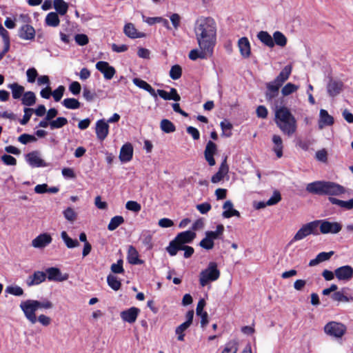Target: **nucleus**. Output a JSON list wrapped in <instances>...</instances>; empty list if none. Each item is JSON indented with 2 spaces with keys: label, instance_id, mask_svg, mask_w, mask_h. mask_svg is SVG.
Returning a JSON list of instances; mask_svg holds the SVG:
<instances>
[{
  "label": "nucleus",
  "instance_id": "1",
  "mask_svg": "<svg viewBox=\"0 0 353 353\" xmlns=\"http://www.w3.org/2000/svg\"><path fill=\"white\" fill-rule=\"evenodd\" d=\"M194 33L199 48L214 49L216 41V24L211 17H200L194 25Z\"/></svg>",
  "mask_w": 353,
  "mask_h": 353
},
{
  "label": "nucleus",
  "instance_id": "2",
  "mask_svg": "<svg viewBox=\"0 0 353 353\" xmlns=\"http://www.w3.org/2000/svg\"><path fill=\"white\" fill-rule=\"evenodd\" d=\"M19 307L23 311L26 319L31 324L34 325L37 322H39L45 327L51 324L52 319L50 317L45 314H40L38 316L36 315V312L39 309H52L53 307V303L50 301L48 299H43V301L28 299L21 301Z\"/></svg>",
  "mask_w": 353,
  "mask_h": 353
},
{
  "label": "nucleus",
  "instance_id": "3",
  "mask_svg": "<svg viewBox=\"0 0 353 353\" xmlns=\"http://www.w3.org/2000/svg\"><path fill=\"white\" fill-rule=\"evenodd\" d=\"M274 121L279 129L288 136L296 130V120L287 107L276 108Z\"/></svg>",
  "mask_w": 353,
  "mask_h": 353
},
{
  "label": "nucleus",
  "instance_id": "4",
  "mask_svg": "<svg viewBox=\"0 0 353 353\" xmlns=\"http://www.w3.org/2000/svg\"><path fill=\"white\" fill-rule=\"evenodd\" d=\"M306 191L317 195H340L345 193V188L331 181H316L307 185Z\"/></svg>",
  "mask_w": 353,
  "mask_h": 353
},
{
  "label": "nucleus",
  "instance_id": "5",
  "mask_svg": "<svg viewBox=\"0 0 353 353\" xmlns=\"http://www.w3.org/2000/svg\"><path fill=\"white\" fill-rule=\"evenodd\" d=\"M195 237L196 233L193 231L187 230L180 232L170 242L169 245L166 248V251L170 256H175L179 251L180 246L192 243Z\"/></svg>",
  "mask_w": 353,
  "mask_h": 353
},
{
  "label": "nucleus",
  "instance_id": "6",
  "mask_svg": "<svg viewBox=\"0 0 353 353\" xmlns=\"http://www.w3.org/2000/svg\"><path fill=\"white\" fill-rule=\"evenodd\" d=\"M220 271L215 262H210L206 269L200 273L199 283L202 287L205 286L210 281H214L219 278Z\"/></svg>",
  "mask_w": 353,
  "mask_h": 353
},
{
  "label": "nucleus",
  "instance_id": "7",
  "mask_svg": "<svg viewBox=\"0 0 353 353\" xmlns=\"http://www.w3.org/2000/svg\"><path fill=\"white\" fill-rule=\"evenodd\" d=\"M310 234L318 235V221H311L303 225L295 234L292 241H300Z\"/></svg>",
  "mask_w": 353,
  "mask_h": 353
},
{
  "label": "nucleus",
  "instance_id": "8",
  "mask_svg": "<svg viewBox=\"0 0 353 353\" xmlns=\"http://www.w3.org/2000/svg\"><path fill=\"white\" fill-rule=\"evenodd\" d=\"M346 331V327L339 322L330 321L324 327V332L329 336L341 338Z\"/></svg>",
  "mask_w": 353,
  "mask_h": 353
},
{
  "label": "nucleus",
  "instance_id": "9",
  "mask_svg": "<svg viewBox=\"0 0 353 353\" xmlns=\"http://www.w3.org/2000/svg\"><path fill=\"white\" fill-rule=\"evenodd\" d=\"M315 221H318V228L322 234H337L342 229V225L338 222H330L325 219Z\"/></svg>",
  "mask_w": 353,
  "mask_h": 353
},
{
  "label": "nucleus",
  "instance_id": "10",
  "mask_svg": "<svg viewBox=\"0 0 353 353\" xmlns=\"http://www.w3.org/2000/svg\"><path fill=\"white\" fill-rule=\"evenodd\" d=\"M334 274L338 280L348 281L353 278V268L348 265L339 267L334 270Z\"/></svg>",
  "mask_w": 353,
  "mask_h": 353
},
{
  "label": "nucleus",
  "instance_id": "11",
  "mask_svg": "<svg viewBox=\"0 0 353 353\" xmlns=\"http://www.w3.org/2000/svg\"><path fill=\"white\" fill-rule=\"evenodd\" d=\"M26 160L32 168L46 167L48 165V163L40 157V154L38 151H32L27 154Z\"/></svg>",
  "mask_w": 353,
  "mask_h": 353
},
{
  "label": "nucleus",
  "instance_id": "12",
  "mask_svg": "<svg viewBox=\"0 0 353 353\" xmlns=\"http://www.w3.org/2000/svg\"><path fill=\"white\" fill-rule=\"evenodd\" d=\"M96 68L101 72L105 79L110 80L116 73V70L111 66L109 63L103 61H98L96 64Z\"/></svg>",
  "mask_w": 353,
  "mask_h": 353
},
{
  "label": "nucleus",
  "instance_id": "13",
  "mask_svg": "<svg viewBox=\"0 0 353 353\" xmlns=\"http://www.w3.org/2000/svg\"><path fill=\"white\" fill-rule=\"evenodd\" d=\"M217 152V145L212 141H209L205 146L204 150V157L206 161L210 166H213L216 164V161L214 159V155Z\"/></svg>",
  "mask_w": 353,
  "mask_h": 353
},
{
  "label": "nucleus",
  "instance_id": "14",
  "mask_svg": "<svg viewBox=\"0 0 353 353\" xmlns=\"http://www.w3.org/2000/svg\"><path fill=\"white\" fill-rule=\"evenodd\" d=\"M343 87V83L341 81L331 78L327 84V92L330 97H334L340 94Z\"/></svg>",
  "mask_w": 353,
  "mask_h": 353
},
{
  "label": "nucleus",
  "instance_id": "15",
  "mask_svg": "<svg viewBox=\"0 0 353 353\" xmlns=\"http://www.w3.org/2000/svg\"><path fill=\"white\" fill-rule=\"evenodd\" d=\"M35 33L34 28L29 24L23 25L18 30V36L23 40H34Z\"/></svg>",
  "mask_w": 353,
  "mask_h": 353
},
{
  "label": "nucleus",
  "instance_id": "16",
  "mask_svg": "<svg viewBox=\"0 0 353 353\" xmlns=\"http://www.w3.org/2000/svg\"><path fill=\"white\" fill-rule=\"evenodd\" d=\"M140 310L135 307H132L121 312L120 316L122 320L129 323H133L136 321Z\"/></svg>",
  "mask_w": 353,
  "mask_h": 353
},
{
  "label": "nucleus",
  "instance_id": "17",
  "mask_svg": "<svg viewBox=\"0 0 353 353\" xmlns=\"http://www.w3.org/2000/svg\"><path fill=\"white\" fill-rule=\"evenodd\" d=\"M52 237L48 233L41 234L34 239L32 245L35 248H43L52 242Z\"/></svg>",
  "mask_w": 353,
  "mask_h": 353
},
{
  "label": "nucleus",
  "instance_id": "18",
  "mask_svg": "<svg viewBox=\"0 0 353 353\" xmlns=\"http://www.w3.org/2000/svg\"><path fill=\"white\" fill-rule=\"evenodd\" d=\"M95 130L98 139L103 141L108 134L109 125L103 119H101L97 122Z\"/></svg>",
  "mask_w": 353,
  "mask_h": 353
},
{
  "label": "nucleus",
  "instance_id": "19",
  "mask_svg": "<svg viewBox=\"0 0 353 353\" xmlns=\"http://www.w3.org/2000/svg\"><path fill=\"white\" fill-rule=\"evenodd\" d=\"M281 86L274 81L266 83L267 90L265 92V99L268 101H272L279 95V89Z\"/></svg>",
  "mask_w": 353,
  "mask_h": 353
},
{
  "label": "nucleus",
  "instance_id": "20",
  "mask_svg": "<svg viewBox=\"0 0 353 353\" xmlns=\"http://www.w3.org/2000/svg\"><path fill=\"white\" fill-rule=\"evenodd\" d=\"M238 47L241 55L243 58H248L251 54V47L248 39L245 37H241L238 41Z\"/></svg>",
  "mask_w": 353,
  "mask_h": 353
},
{
  "label": "nucleus",
  "instance_id": "21",
  "mask_svg": "<svg viewBox=\"0 0 353 353\" xmlns=\"http://www.w3.org/2000/svg\"><path fill=\"white\" fill-rule=\"evenodd\" d=\"M46 274L49 281H63L68 279V275L62 276L60 270L57 268H48Z\"/></svg>",
  "mask_w": 353,
  "mask_h": 353
},
{
  "label": "nucleus",
  "instance_id": "22",
  "mask_svg": "<svg viewBox=\"0 0 353 353\" xmlns=\"http://www.w3.org/2000/svg\"><path fill=\"white\" fill-rule=\"evenodd\" d=\"M200 50H201L197 49L192 50L189 53V58L191 60H196L198 58L206 59L212 55L214 49L210 48V50H206L203 48H200Z\"/></svg>",
  "mask_w": 353,
  "mask_h": 353
},
{
  "label": "nucleus",
  "instance_id": "23",
  "mask_svg": "<svg viewBox=\"0 0 353 353\" xmlns=\"http://www.w3.org/2000/svg\"><path fill=\"white\" fill-rule=\"evenodd\" d=\"M46 279V274L41 271H36L32 275L28 277L26 280V284L30 287L36 285L43 282Z\"/></svg>",
  "mask_w": 353,
  "mask_h": 353
},
{
  "label": "nucleus",
  "instance_id": "24",
  "mask_svg": "<svg viewBox=\"0 0 353 353\" xmlns=\"http://www.w3.org/2000/svg\"><path fill=\"white\" fill-rule=\"evenodd\" d=\"M228 170L229 168L227 164V157H225L219 169V171L212 176L211 181L213 183H216L221 181L224 176L228 172Z\"/></svg>",
  "mask_w": 353,
  "mask_h": 353
},
{
  "label": "nucleus",
  "instance_id": "25",
  "mask_svg": "<svg viewBox=\"0 0 353 353\" xmlns=\"http://www.w3.org/2000/svg\"><path fill=\"white\" fill-rule=\"evenodd\" d=\"M133 155V148L131 143L124 144L120 150L119 159L122 162L130 161Z\"/></svg>",
  "mask_w": 353,
  "mask_h": 353
},
{
  "label": "nucleus",
  "instance_id": "26",
  "mask_svg": "<svg viewBox=\"0 0 353 353\" xmlns=\"http://www.w3.org/2000/svg\"><path fill=\"white\" fill-rule=\"evenodd\" d=\"M292 68L290 65H285L280 72L279 75L274 79V83H278L279 85L282 86L284 82H285L289 79L292 72Z\"/></svg>",
  "mask_w": 353,
  "mask_h": 353
},
{
  "label": "nucleus",
  "instance_id": "27",
  "mask_svg": "<svg viewBox=\"0 0 353 353\" xmlns=\"http://www.w3.org/2000/svg\"><path fill=\"white\" fill-rule=\"evenodd\" d=\"M319 128L322 129L325 125H332L334 123V118L330 115L327 110L321 109L319 113Z\"/></svg>",
  "mask_w": 353,
  "mask_h": 353
},
{
  "label": "nucleus",
  "instance_id": "28",
  "mask_svg": "<svg viewBox=\"0 0 353 353\" xmlns=\"http://www.w3.org/2000/svg\"><path fill=\"white\" fill-rule=\"evenodd\" d=\"M223 208L224 209V211L223 212V216L224 218H230L232 216H240V213L238 210L233 208V203L231 201L228 200L226 201L223 205Z\"/></svg>",
  "mask_w": 353,
  "mask_h": 353
},
{
  "label": "nucleus",
  "instance_id": "29",
  "mask_svg": "<svg viewBox=\"0 0 353 353\" xmlns=\"http://www.w3.org/2000/svg\"><path fill=\"white\" fill-rule=\"evenodd\" d=\"M128 261L132 265L142 264L143 261L139 259V253L133 245H130L128 249Z\"/></svg>",
  "mask_w": 353,
  "mask_h": 353
},
{
  "label": "nucleus",
  "instance_id": "30",
  "mask_svg": "<svg viewBox=\"0 0 353 353\" xmlns=\"http://www.w3.org/2000/svg\"><path fill=\"white\" fill-rule=\"evenodd\" d=\"M334 254V251H330L328 252H320L315 259L310 260L309 263V266L313 267L317 265L321 262L328 261L332 256Z\"/></svg>",
  "mask_w": 353,
  "mask_h": 353
},
{
  "label": "nucleus",
  "instance_id": "31",
  "mask_svg": "<svg viewBox=\"0 0 353 353\" xmlns=\"http://www.w3.org/2000/svg\"><path fill=\"white\" fill-rule=\"evenodd\" d=\"M256 37L265 46L269 48H273L274 46L272 37L267 31L261 30L259 32Z\"/></svg>",
  "mask_w": 353,
  "mask_h": 353
},
{
  "label": "nucleus",
  "instance_id": "32",
  "mask_svg": "<svg viewBox=\"0 0 353 353\" xmlns=\"http://www.w3.org/2000/svg\"><path fill=\"white\" fill-rule=\"evenodd\" d=\"M123 31L126 36L132 39L141 38L144 37V34L138 32L134 26L131 23L125 25Z\"/></svg>",
  "mask_w": 353,
  "mask_h": 353
},
{
  "label": "nucleus",
  "instance_id": "33",
  "mask_svg": "<svg viewBox=\"0 0 353 353\" xmlns=\"http://www.w3.org/2000/svg\"><path fill=\"white\" fill-rule=\"evenodd\" d=\"M272 142L274 143L273 151L276 153L278 158L283 156V141L279 135L274 134L272 137Z\"/></svg>",
  "mask_w": 353,
  "mask_h": 353
},
{
  "label": "nucleus",
  "instance_id": "34",
  "mask_svg": "<svg viewBox=\"0 0 353 353\" xmlns=\"http://www.w3.org/2000/svg\"><path fill=\"white\" fill-rule=\"evenodd\" d=\"M133 83L137 87L148 91L152 97L155 98L157 97L154 89L146 81L139 78H134L133 79Z\"/></svg>",
  "mask_w": 353,
  "mask_h": 353
},
{
  "label": "nucleus",
  "instance_id": "35",
  "mask_svg": "<svg viewBox=\"0 0 353 353\" xmlns=\"http://www.w3.org/2000/svg\"><path fill=\"white\" fill-rule=\"evenodd\" d=\"M329 201L332 204L336 205L345 210H352L353 208V199L348 201H342L334 197L330 196Z\"/></svg>",
  "mask_w": 353,
  "mask_h": 353
},
{
  "label": "nucleus",
  "instance_id": "36",
  "mask_svg": "<svg viewBox=\"0 0 353 353\" xmlns=\"http://www.w3.org/2000/svg\"><path fill=\"white\" fill-rule=\"evenodd\" d=\"M12 91V96L14 99H19L22 97L24 94V87L17 83H10L8 85Z\"/></svg>",
  "mask_w": 353,
  "mask_h": 353
},
{
  "label": "nucleus",
  "instance_id": "37",
  "mask_svg": "<svg viewBox=\"0 0 353 353\" xmlns=\"http://www.w3.org/2000/svg\"><path fill=\"white\" fill-rule=\"evenodd\" d=\"M46 24L50 27H57L60 20L57 12H51L48 13L45 19Z\"/></svg>",
  "mask_w": 353,
  "mask_h": 353
},
{
  "label": "nucleus",
  "instance_id": "38",
  "mask_svg": "<svg viewBox=\"0 0 353 353\" xmlns=\"http://www.w3.org/2000/svg\"><path fill=\"white\" fill-rule=\"evenodd\" d=\"M272 39L274 46L276 45L281 48L285 47L287 44L286 37L280 31H276L273 33Z\"/></svg>",
  "mask_w": 353,
  "mask_h": 353
},
{
  "label": "nucleus",
  "instance_id": "39",
  "mask_svg": "<svg viewBox=\"0 0 353 353\" xmlns=\"http://www.w3.org/2000/svg\"><path fill=\"white\" fill-rule=\"evenodd\" d=\"M22 104L26 106L33 105L36 102V97L33 92L28 91L24 92L21 97Z\"/></svg>",
  "mask_w": 353,
  "mask_h": 353
},
{
  "label": "nucleus",
  "instance_id": "40",
  "mask_svg": "<svg viewBox=\"0 0 353 353\" xmlns=\"http://www.w3.org/2000/svg\"><path fill=\"white\" fill-rule=\"evenodd\" d=\"M53 4L57 14L59 13L61 15L66 14L68 9V5L63 0H54Z\"/></svg>",
  "mask_w": 353,
  "mask_h": 353
},
{
  "label": "nucleus",
  "instance_id": "41",
  "mask_svg": "<svg viewBox=\"0 0 353 353\" xmlns=\"http://www.w3.org/2000/svg\"><path fill=\"white\" fill-rule=\"evenodd\" d=\"M61 236L64 241L65 245L68 248H74L79 245V243L77 239H71L65 231H63L61 233Z\"/></svg>",
  "mask_w": 353,
  "mask_h": 353
},
{
  "label": "nucleus",
  "instance_id": "42",
  "mask_svg": "<svg viewBox=\"0 0 353 353\" xmlns=\"http://www.w3.org/2000/svg\"><path fill=\"white\" fill-rule=\"evenodd\" d=\"M222 130V136L230 137L232 136V124L228 120L224 119L220 123Z\"/></svg>",
  "mask_w": 353,
  "mask_h": 353
},
{
  "label": "nucleus",
  "instance_id": "43",
  "mask_svg": "<svg viewBox=\"0 0 353 353\" xmlns=\"http://www.w3.org/2000/svg\"><path fill=\"white\" fill-rule=\"evenodd\" d=\"M62 104L68 109L75 110L81 107L80 102L74 98H67L62 101Z\"/></svg>",
  "mask_w": 353,
  "mask_h": 353
},
{
  "label": "nucleus",
  "instance_id": "44",
  "mask_svg": "<svg viewBox=\"0 0 353 353\" xmlns=\"http://www.w3.org/2000/svg\"><path fill=\"white\" fill-rule=\"evenodd\" d=\"M107 283L108 285L115 291L119 290L121 286V281L116 276L112 274H109L107 276Z\"/></svg>",
  "mask_w": 353,
  "mask_h": 353
},
{
  "label": "nucleus",
  "instance_id": "45",
  "mask_svg": "<svg viewBox=\"0 0 353 353\" xmlns=\"http://www.w3.org/2000/svg\"><path fill=\"white\" fill-rule=\"evenodd\" d=\"M141 240L143 244L150 250L152 248V234L150 231H144L141 234Z\"/></svg>",
  "mask_w": 353,
  "mask_h": 353
},
{
  "label": "nucleus",
  "instance_id": "46",
  "mask_svg": "<svg viewBox=\"0 0 353 353\" xmlns=\"http://www.w3.org/2000/svg\"><path fill=\"white\" fill-rule=\"evenodd\" d=\"M160 127L161 130L165 133H171L176 130L174 125L166 119L161 120Z\"/></svg>",
  "mask_w": 353,
  "mask_h": 353
},
{
  "label": "nucleus",
  "instance_id": "47",
  "mask_svg": "<svg viewBox=\"0 0 353 353\" xmlns=\"http://www.w3.org/2000/svg\"><path fill=\"white\" fill-rule=\"evenodd\" d=\"M124 222V219L121 216H115L112 217L108 225V229L110 231L116 230L120 225Z\"/></svg>",
  "mask_w": 353,
  "mask_h": 353
},
{
  "label": "nucleus",
  "instance_id": "48",
  "mask_svg": "<svg viewBox=\"0 0 353 353\" xmlns=\"http://www.w3.org/2000/svg\"><path fill=\"white\" fill-rule=\"evenodd\" d=\"M68 123V119L65 117H58L55 120L49 122L51 130L61 128Z\"/></svg>",
  "mask_w": 353,
  "mask_h": 353
},
{
  "label": "nucleus",
  "instance_id": "49",
  "mask_svg": "<svg viewBox=\"0 0 353 353\" xmlns=\"http://www.w3.org/2000/svg\"><path fill=\"white\" fill-rule=\"evenodd\" d=\"M169 74L172 79H179L182 75V68L178 64L172 65L170 70Z\"/></svg>",
  "mask_w": 353,
  "mask_h": 353
},
{
  "label": "nucleus",
  "instance_id": "50",
  "mask_svg": "<svg viewBox=\"0 0 353 353\" xmlns=\"http://www.w3.org/2000/svg\"><path fill=\"white\" fill-rule=\"evenodd\" d=\"M190 325L186 323L185 322L181 323L180 325H179L176 330L175 333L178 335L177 339L179 341H184V336L185 334L184 332L189 328Z\"/></svg>",
  "mask_w": 353,
  "mask_h": 353
},
{
  "label": "nucleus",
  "instance_id": "51",
  "mask_svg": "<svg viewBox=\"0 0 353 353\" xmlns=\"http://www.w3.org/2000/svg\"><path fill=\"white\" fill-rule=\"evenodd\" d=\"M298 89H299L298 85H296L294 83H288L281 89V93L283 96H288L290 94L296 92Z\"/></svg>",
  "mask_w": 353,
  "mask_h": 353
},
{
  "label": "nucleus",
  "instance_id": "52",
  "mask_svg": "<svg viewBox=\"0 0 353 353\" xmlns=\"http://www.w3.org/2000/svg\"><path fill=\"white\" fill-rule=\"evenodd\" d=\"M63 214L65 219L72 223L74 222L77 219V214L70 207L67 208L63 212Z\"/></svg>",
  "mask_w": 353,
  "mask_h": 353
},
{
  "label": "nucleus",
  "instance_id": "53",
  "mask_svg": "<svg viewBox=\"0 0 353 353\" xmlns=\"http://www.w3.org/2000/svg\"><path fill=\"white\" fill-rule=\"evenodd\" d=\"M37 140V138L34 135L26 133L22 134L18 137V141L23 144H27L30 142H35Z\"/></svg>",
  "mask_w": 353,
  "mask_h": 353
},
{
  "label": "nucleus",
  "instance_id": "54",
  "mask_svg": "<svg viewBox=\"0 0 353 353\" xmlns=\"http://www.w3.org/2000/svg\"><path fill=\"white\" fill-rule=\"evenodd\" d=\"M23 111L24 115L23 118L19 121L20 123L23 125H26L28 123L34 112V109L30 108H25Z\"/></svg>",
  "mask_w": 353,
  "mask_h": 353
},
{
  "label": "nucleus",
  "instance_id": "55",
  "mask_svg": "<svg viewBox=\"0 0 353 353\" xmlns=\"http://www.w3.org/2000/svg\"><path fill=\"white\" fill-rule=\"evenodd\" d=\"M6 292L14 296H21L23 294V290L19 286H8L6 289Z\"/></svg>",
  "mask_w": 353,
  "mask_h": 353
},
{
  "label": "nucleus",
  "instance_id": "56",
  "mask_svg": "<svg viewBox=\"0 0 353 353\" xmlns=\"http://www.w3.org/2000/svg\"><path fill=\"white\" fill-rule=\"evenodd\" d=\"M123 260L119 259L117 261V263L112 264L110 267L111 271L114 274H121L124 272V269L123 268Z\"/></svg>",
  "mask_w": 353,
  "mask_h": 353
},
{
  "label": "nucleus",
  "instance_id": "57",
  "mask_svg": "<svg viewBox=\"0 0 353 353\" xmlns=\"http://www.w3.org/2000/svg\"><path fill=\"white\" fill-rule=\"evenodd\" d=\"M65 87L63 85H59L56 90H54L52 92H51V94H52L53 98L55 101H59L64 93Z\"/></svg>",
  "mask_w": 353,
  "mask_h": 353
},
{
  "label": "nucleus",
  "instance_id": "58",
  "mask_svg": "<svg viewBox=\"0 0 353 353\" xmlns=\"http://www.w3.org/2000/svg\"><path fill=\"white\" fill-rule=\"evenodd\" d=\"M125 208L128 210L132 211L134 212H139L141 209V205L137 201H128L125 204Z\"/></svg>",
  "mask_w": 353,
  "mask_h": 353
},
{
  "label": "nucleus",
  "instance_id": "59",
  "mask_svg": "<svg viewBox=\"0 0 353 353\" xmlns=\"http://www.w3.org/2000/svg\"><path fill=\"white\" fill-rule=\"evenodd\" d=\"M26 75L28 82L34 83L38 76V73L34 68H31L27 70Z\"/></svg>",
  "mask_w": 353,
  "mask_h": 353
},
{
  "label": "nucleus",
  "instance_id": "60",
  "mask_svg": "<svg viewBox=\"0 0 353 353\" xmlns=\"http://www.w3.org/2000/svg\"><path fill=\"white\" fill-rule=\"evenodd\" d=\"M74 40L79 46H85L89 42V39L86 34H77L74 37Z\"/></svg>",
  "mask_w": 353,
  "mask_h": 353
},
{
  "label": "nucleus",
  "instance_id": "61",
  "mask_svg": "<svg viewBox=\"0 0 353 353\" xmlns=\"http://www.w3.org/2000/svg\"><path fill=\"white\" fill-rule=\"evenodd\" d=\"M281 200V196L279 192H274L273 195L266 201L268 205H273L279 203Z\"/></svg>",
  "mask_w": 353,
  "mask_h": 353
},
{
  "label": "nucleus",
  "instance_id": "62",
  "mask_svg": "<svg viewBox=\"0 0 353 353\" xmlns=\"http://www.w3.org/2000/svg\"><path fill=\"white\" fill-rule=\"evenodd\" d=\"M1 159L6 165H15L17 164L16 159L10 154L2 155Z\"/></svg>",
  "mask_w": 353,
  "mask_h": 353
},
{
  "label": "nucleus",
  "instance_id": "63",
  "mask_svg": "<svg viewBox=\"0 0 353 353\" xmlns=\"http://www.w3.org/2000/svg\"><path fill=\"white\" fill-rule=\"evenodd\" d=\"M214 241H212L211 239H208L206 236L199 243V245L205 250L212 249L214 247Z\"/></svg>",
  "mask_w": 353,
  "mask_h": 353
},
{
  "label": "nucleus",
  "instance_id": "64",
  "mask_svg": "<svg viewBox=\"0 0 353 353\" xmlns=\"http://www.w3.org/2000/svg\"><path fill=\"white\" fill-rule=\"evenodd\" d=\"M237 352V345L235 342L231 341L228 343L222 353H236Z\"/></svg>",
  "mask_w": 353,
  "mask_h": 353
}]
</instances>
